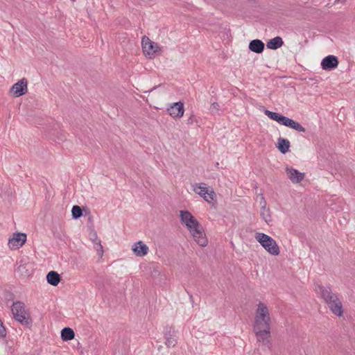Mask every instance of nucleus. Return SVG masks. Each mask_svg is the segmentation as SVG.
<instances>
[{
	"label": "nucleus",
	"instance_id": "21",
	"mask_svg": "<svg viewBox=\"0 0 355 355\" xmlns=\"http://www.w3.org/2000/svg\"><path fill=\"white\" fill-rule=\"evenodd\" d=\"M277 148L283 154L288 152L290 148V142L287 139L279 137L277 139Z\"/></svg>",
	"mask_w": 355,
	"mask_h": 355
},
{
	"label": "nucleus",
	"instance_id": "20",
	"mask_svg": "<svg viewBox=\"0 0 355 355\" xmlns=\"http://www.w3.org/2000/svg\"><path fill=\"white\" fill-rule=\"evenodd\" d=\"M60 280L61 279L60 275L55 271H50L46 275V281L49 284L52 286H58L60 282Z\"/></svg>",
	"mask_w": 355,
	"mask_h": 355
},
{
	"label": "nucleus",
	"instance_id": "29",
	"mask_svg": "<svg viewBox=\"0 0 355 355\" xmlns=\"http://www.w3.org/2000/svg\"><path fill=\"white\" fill-rule=\"evenodd\" d=\"M25 268V266L24 265H20L19 267H18V270L19 271H22Z\"/></svg>",
	"mask_w": 355,
	"mask_h": 355
},
{
	"label": "nucleus",
	"instance_id": "15",
	"mask_svg": "<svg viewBox=\"0 0 355 355\" xmlns=\"http://www.w3.org/2000/svg\"><path fill=\"white\" fill-rule=\"evenodd\" d=\"M314 291L315 293L320 295L326 303L333 299V297H335L336 294L334 293L331 291V289L329 286H323L322 285L318 284L315 286Z\"/></svg>",
	"mask_w": 355,
	"mask_h": 355
},
{
	"label": "nucleus",
	"instance_id": "7",
	"mask_svg": "<svg viewBox=\"0 0 355 355\" xmlns=\"http://www.w3.org/2000/svg\"><path fill=\"white\" fill-rule=\"evenodd\" d=\"M180 218L182 223L187 227L189 232L192 231L196 227H199L200 223L187 210L180 211Z\"/></svg>",
	"mask_w": 355,
	"mask_h": 355
},
{
	"label": "nucleus",
	"instance_id": "17",
	"mask_svg": "<svg viewBox=\"0 0 355 355\" xmlns=\"http://www.w3.org/2000/svg\"><path fill=\"white\" fill-rule=\"evenodd\" d=\"M286 172L289 180L294 184L300 183L305 177L304 173H301L293 168L286 167Z\"/></svg>",
	"mask_w": 355,
	"mask_h": 355
},
{
	"label": "nucleus",
	"instance_id": "22",
	"mask_svg": "<svg viewBox=\"0 0 355 355\" xmlns=\"http://www.w3.org/2000/svg\"><path fill=\"white\" fill-rule=\"evenodd\" d=\"M284 42L281 37L277 36L271 40H270L267 44L266 46L269 49H277L281 47L283 45Z\"/></svg>",
	"mask_w": 355,
	"mask_h": 355
},
{
	"label": "nucleus",
	"instance_id": "14",
	"mask_svg": "<svg viewBox=\"0 0 355 355\" xmlns=\"http://www.w3.org/2000/svg\"><path fill=\"white\" fill-rule=\"evenodd\" d=\"M338 63V59L336 55H329L322 60L320 65L323 70L331 71L337 68Z\"/></svg>",
	"mask_w": 355,
	"mask_h": 355
},
{
	"label": "nucleus",
	"instance_id": "9",
	"mask_svg": "<svg viewBox=\"0 0 355 355\" xmlns=\"http://www.w3.org/2000/svg\"><path fill=\"white\" fill-rule=\"evenodd\" d=\"M26 239L27 235L25 233L15 232L9 238L8 246L12 250H19L24 245Z\"/></svg>",
	"mask_w": 355,
	"mask_h": 355
},
{
	"label": "nucleus",
	"instance_id": "28",
	"mask_svg": "<svg viewBox=\"0 0 355 355\" xmlns=\"http://www.w3.org/2000/svg\"><path fill=\"white\" fill-rule=\"evenodd\" d=\"M6 336V329L3 322L0 319V337L4 338Z\"/></svg>",
	"mask_w": 355,
	"mask_h": 355
},
{
	"label": "nucleus",
	"instance_id": "27",
	"mask_svg": "<svg viewBox=\"0 0 355 355\" xmlns=\"http://www.w3.org/2000/svg\"><path fill=\"white\" fill-rule=\"evenodd\" d=\"M220 110V106L217 103H213L210 105L209 111L211 114H216Z\"/></svg>",
	"mask_w": 355,
	"mask_h": 355
},
{
	"label": "nucleus",
	"instance_id": "13",
	"mask_svg": "<svg viewBox=\"0 0 355 355\" xmlns=\"http://www.w3.org/2000/svg\"><path fill=\"white\" fill-rule=\"evenodd\" d=\"M131 250L137 257H144L149 252L148 246L142 241H138L132 245Z\"/></svg>",
	"mask_w": 355,
	"mask_h": 355
},
{
	"label": "nucleus",
	"instance_id": "4",
	"mask_svg": "<svg viewBox=\"0 0 355 355\" xmlns=\"http://www.w3.org/2000/svg\"><path fill=\"white\" fill-rule=\"evenodd\" d=\"M12 313L15 320L21 324H27L30 322V315L25 304L19 301L15 302L12 306Z\"/></svg>",
	"mask_w": 355,
	"mask_h": 355
},
{
	"label": "nucleus",
	"instance_id": "5",
	"mask_svg": "<svg viewBox=\"0 0 355 355\" xmlns=\"http://www.w3.org/2000/svg\"><path fill=\"white\" fill-rule=\"evenodd\" d=\"M141 47L144 55L150 59L154 58L162 51V48L159 45L150 40L147 36L142 37Z\"/></svg>",
	"mask_w": 355,
	"mask_h": 355
},
{
	"label": "nucleus",
	"instance_id": "1",
	"mask_svg": "<svg viewBox=\"0 0 355 355\" xmlns=\"http://www.w3.org/2000/svg\"><path fill=\"white\" fill-rule=\"evenodd\" d=\"M271 318L268 306L263 302L257 304L255 311L253 329H270Z\"/></svg>",
	"mask_w": 355,
	"mask_h": 355
},
{
	"label": "nucleus",
	"instance_id": "16",
	"mask_svg": "<svg viewBox=\"0 0 355 355\" xmlns=\"http://www.w3.org/2000/svg\"><path fill=\"white\" fill-rule=\"evenodd\" d=\"M327 305L332 313L338 316L341 317L343 315V304L341 301L338 299V296L333 297L330 301L327 303Z\"/></svg>",
	"mask_w": 355,
	"mask_h": 355
},
{
	"label": "nucleus",
	"instance_id": "3",
	"mask_svg": "<svg viewBox=\"0 0 355 355\" xmlns=\"http://www.w3.org/2000/svg\"><path fill=\"white\" fill-rule=\"evenodd\" d=\"M264 114L271 120L284 126L292 128L300 132H304L306 129L297 121H295L288 117L283 116L277 112H272L268 110H264Z\"/></svg>",
	"mask_w": 355,
	"mask_h": 355
},
{
	"label": "nucleus",
	"instance_id": "18",
	"mask_svg": "<svg viewBox=\"0 0 355 355\" xmlns=\"http://www.w3.org/2000/svg\"><path fill=\"white\" fill-rule=\"evenodd\" d=\"M261 207L260 209L261 218L267 224H270L272 220V218L270 210L269 207H268L266 206V202L265 201L263 197H262V202H261Z\"/></svg>",
	"mask_w": 355,
	"mask_h": 355
},
{
	"label": "nucleus",
	"instance_id": "30",
	"mask_svg": "<svg viewBox=\"0 0 355 355\" xmlns=\"http://www.w3.org/2000/svg\"><path fill=\"white\" fill-rule=\"evenodd\" d=\"M336 1L340 2L342 3H344L346 2L347 0H336Z\"/></svg>",
	"mask_w": 355,
	"mask_h": 355
},
{
	"label": "nucleus",
	"instance_id": "24",
	"mask_svg": "<svg viewBox=\"0 0 355 355\" xmlns=\"http://www.w3.org/2000/svg\"><path fill=\"white\" fill-rule=\"evenodd\" d=\"M177 344V337L175 335L168 334L166 336L165 345L167 347H174Z\"/></svg>",
	"mask_w": 355,
	"mask_h": 355
},
{
	"label": "nucleus",
	"instance_id": "2",
	"mask_svg": "<svg viewBox=\"0 0 355 355\" xmlns=\"http://www.w3.org/2000/svg\"><path fill=\"white\" fill-rule=\"evenodd\" d=\"M256 241L270 254L278 256L280 254V248L275 239L263 232H256L254 234Z\"/></svg>",
	"mask_w": 355,
	"mask_h": 355
},
{
	"label": "nucleus",
	"instance_id": "12",
	"mask_svg": "<svg viewBox=\"0 0 355 355\" xmlns=\"http://www.w3.org/2000/svg\"><path fill=\"white\" fill-rule=\"evenodd\" d=\"M167 112L173 119L181 118L184 113V103L181 101L171 103L167 108Z\"/></svg>",
	"mask_w": 355,
	"mask_h": 355
},
{
	"label": "nucleus",
	"instance_id": "23",
	"mask_svg": "<svg viewBox=\"0 0 355 355\" xmlns=\"http://www.w3.org/2000/svg\"><path fill=\"white\" fill-rule=\"evenodd\" d=\"M74 331L69 327H65L61 331V338L64 341L71 340L74 338Z\"/></svg>",
	"mask_w": 355,
	"mask_h": 355
},
{
	"label": "nucleus",
	"instance_id": "8",
	"mask_svg": "<svg viewBox=\"0 0 355 355\" xmlns=\"http://www.w3.org/2000/svg\"><path fill=\"white\" fill-rule=\"evenodd\" d=\"M253 331L259 345L270 349L271 346L270 329H253Z\"/></svg>",
	"mask_w": 355,
	"mask_h": 355
},
{
	"label": "nucleus",
	"instance_id": "19",
	"mask_svg": "<svg viewBox=\"0 0 355 355\" xmlns=\"http://www.w3.org/2000/svg\"><path fill=\"white\" fill-rule=\"evenodd\" d=\"M249 49L252 52L261 53L264 49V43L260 40H253L249 44Z\"/></svg>",
	"mask_w": 355,
	"mask_h": 355
},
{
	"label": "nucleus",
	"instance_id": "10",
	"mask_svg": "<svg viewBox=\"0 0 355 355\" xmlns=\"http://www.w3.org/2000/svg\"><path fill=\"white\" fill-rule=\"evenodd\" d=\"M28 92V83L25 78H21L15 83L10 89L9 94L13 97L17 98Z\"/></svg>",
	"mask_w": 355,
	"mask_h": 355
},
{
	"label": "nucleus",
	"instance_id": "26",
	"mask_svg": "<svg viewBox=\"0 0 355 355\" xmlns=\"http://www.w3.org/2000/svg\"><path fill=\"white\" fill-rule=\"evenodd\" d=\"M94 247L97 252V254L101 258L103 256L104 251H103V245H101V241L99 240H98L94 243Z\"/></svg>",
	"mask_w": 355,
	"mask_h": 355
},
{
	"label": "nucleus",
	"instance_id": "11",
	"mask_svg": "<svg viewBox=\"0 0 355 355\" xmlns=\"http://www.w3.org/2000/svg\"><path fill=\"white\" fill-rule=\"evenodd\" d=\"M189 234L195 241V242L201 247H206L208 244V239L205 234L203 227L200 225L199 227H196L192 231L189 232Z\"/></svg>",
	"mask_w": 355,
	"mask_h": 355
},
{
	"label": "nucleus",
	"instance_id": "6",
	"mask_svg": "<svg viewBox=\"0 0 355 355\" xmlns=\"http://www.w3.org/2000/svg\"><path fill=\"white\" fill-rule=\"evenodd\" d=\"M191 187L193 191L208 203H211L214 201L216 193L213 189L208 187L207 184L203 182L195 183Z\"/></svg>",
	"mask_w": 355,
	"mask_h": 355
},
{
	"label": "nucleus",
	"instance_id": "25",
	"mask_svg": "<svg viewBox=\"0 0 355 355\" xmlns=\"http://www.w3.org/2000/svg\"><path fill=\"white\" fill-rule=\"evenodd\" d=\"M71 214L76 219L80 218L83 214L81 208L78 205H74L71 209Z\"/></svg>",
	"mask_w": 355,
	"mask_h": 355
}]
</instances>
